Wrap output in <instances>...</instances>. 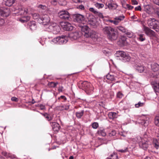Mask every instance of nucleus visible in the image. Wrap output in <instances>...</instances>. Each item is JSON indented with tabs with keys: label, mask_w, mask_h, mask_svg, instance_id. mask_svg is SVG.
Here are the masks:
<instances>
[{
	"label": "nucleus",
	"mask_w": 159,
	"mask_h": 159,
	"mask_svg": "<svg viewBox=\"0 0 159 159\" xmlns=\"http://www.w3.org/2000/svg\"><path fill=\"white\" fill-rule=\"evenodd\" d=\"M153 144L154 145V147L157 149L159 148V143L157 139H154L153 140Z\"/></svg>",
	"instance_id": "nucleus-27"
},
{
	"label": "nucleus",
	"mask_w": 159,
	"mask_h": 159,
	"mask_svg": "<svg viewBox=\"0 0 159 159\" xmlns=\"http://www.w3.org/2000/svg\"><path fill=\"white\" fill-rule=\"evenodd\" d=\"M143 10L149 14H152L154 12V8L149 5L147 4L143 6Z\"/></svg>",
	"instance_id": "nucleus-10"
},
{
	"label": "nucleus",
	"mask_w": 159,
	"mask_h": 159,
	"mask_svg": "<svg viewBox=\"0 0 159 159\" xmlns=\"http://www.w3.org/2000/svg\"><path fill=\"white\" fill-rule=\"evenodd\" d=\"M84 16L81 14H77L74 16V21L78 23H82L84 20Z\"/></svg>",
	"instance_id": "nucleus-11"
},
{
	"label": "nucleus",
	"mask_w": 159,
	"mask_h": 159,
	"mask_svg": "<svg viewBox=\"0 0 159 159\" xmlns=\"http://www.w3.org/2000/svg\"><path fill=\"white\" fill-rule=\"evenodd\" d=\"M4 23V20L3 19L0 20V26H2Z\"/></svg>",
	"instance_id": "nucleus-53"
},
{
	"label": "nucleus",
	"mask_w": 159,
	"mask_h": 159,
	"mask_svg": "<svg viewBox=\"0 0 159 159\" xmlns=\"http://www.w3.org/2000/svg\"><path fill=\"white\" fill-rule=\"evenodd\" d=\"M125 33L128 36V37L129 38H131L133 36V33L129 31H128L127 30H126V32Z\"/></svg>",
	"instance_id": "nucleus-42"
},
{
	"label": "nucleus",
	"mask_w": 159,
	"mask_h": 159,
	"mask_svg": "<svg viewBox=\"0 0 159 159\" xmlns=\"http://www.w3.org/2000/svg\"><path fill=\"white\" fill-rule=\"evenodd\" d=\"M154 123L156 125L159 126V116H156L155 117Z\"/></svg>",
	"instance_id": "nucleus-39"
},
{
	"label": "nucleus",
	"mask_w": 159,
	"mask_h": 159,
	"mask_svg": "<svg viewBox=\"0 0 159 159\" xmlns=\"http://www.w3.org/2000/svg\"><path fill=\"white\" fill-rule=\"evenodd\" d=\"M117 28L122 33H125L126 32V30L124 27L122 26H117Z\"/></svg>",
	"instance_id": "nucleus-33"
},
{
	"label": "nucleus",
	"mask_w": 159,
	"mask_h": 159,
	"mask_svg": "<svg viewBox=\"0 0 159 159\" xmlns=\"http://www.w3.org/2000/svg\"><path fill=\"white\" fill-rule=\"evenodd\" d=\"M51 126L52 127L53 130L54 131H57L60 129V126L59 124L55 122H50Z\"/></svg>",
	"instance_id": "nucleus-15"
},
{
	"label": "nucleus",
	"mask_w": 159,
	"mask_h": 159,
	"mask_svg": "<svg viewBox=\"0 0 159 159\" xmlns=\"http://www.w3.org/2000/svg\"><path fill=\"white\" fill-rule=\"evenodd\" d=\"M99 125L97 122H94L92 124V126L93 128L96 129L98 127Z\"/></svg>",
	"instance_id": "nucleus-41"
},
{
	"label": "nucleus",
	"mask_w": 159,
	"mask_h": 159,
	"mask_svg": "<svg viewBox=\"0 0 159 159\" xmlns=\"http://www.w3.org/2000/svg\"><path fill=\"white\" fill-rule=\"evenodd\" d=\"M69 38L71 40H76L79 38L80 35L78 32H70L68 35Z\"/></svg>",
	"instance_id": "nucleus-12"
},
{
	"label": "nucleus",
	"mask_w": 159,
	"mask_h": 159,
	"mask_svg": "<svg viewBox=\"0 0 159 159\" xmlns=\"http://www.w3.org/2000/svg\"><path fill=\"white\" fill-rule=\"evenodd\" d=\"M151 69L154 72L159 71V65L154 63L151 65Z\"/></svg>",
	"instance_id": "nucleus-21"
},
{
	"label": "nucleus",
	"mask_w": 159,
	"mask_h": 159,
	"mask_svg": "<svg viewBox=\"0 0 159 159\" xmlns=\"http://www.w3.org/2000/svg\"><path fill=\"white\" fill-rule=\"evenodd\" d=\"M60 98H62V99H64V100L65 101H66V97L64 96H61L60 97V98H58L59 99H60Z\"/></svg>",
	"instance_id": "nucleus-59"
},
{
	"label": "nucleus",
	"mask_w": 159,
	"mask_h": 159,
	"mask_svg": "<svg viewBox=\"0 0 159 159\" xmlns=\"http://www.w3.org/2000/svg\"><path fill=\"white\" fill-rule=\"evenodd\" d=\"M38 7L42 9L43 10H45L46 9V7L45 5L40 4L38 5Z\"/></svg>",
	"instance_id": "nucleus-48"
},
{
	"label": "nucleus",
	"mask_w": 159,
	"mask_h": 159,
	"mask_svg": "<svg viewBox=\"0 0 159 159\" xmlns=\"http://www.w3.org/2000/svg\"><path fill=\"white\" fill-rule=\"evenodd\" d=\"M144 30L146 32V33L147 34L149 33H151L152 32H153L148 27L144 26Z\"/></svg>",
	"instance_id": "nucleus-35"
},
{
	"label": "nucleus",
	"mask_w": 159,
	"mask_h": 159,
	"mask_svg": "<svg viewBox=\"0 0 159 159\" xmlns=\"http://www.w3.org/2000/svg\"><path fill=\"white\" fill-rule=\"evenodd\" d=\"M46 118L48 120V121H50L52 120L53 118L50 115L48 114L47 116H46Z\"/></svg>",
	"instance_id": "nucleus-50"
},
{
	"label": "nucleus",
	"mask_w": 159,
	"mask_h": 159,
	"mask_svg": "<svg viewBox=\"0 0 159 159\" xmlns=\"http://www.w3.org/2000/svg\"><path fill=\"white\" fill-rule=\"evenodd\" d=\"M41 114L42 115H43L45 118L46 117V116H48V114H47V113H44V114H43V113H41Z\"/></svg>",
	"instance_id": "nucleus-62"
},
{
	"label": "nucleus",
	"mask_w": 159,
	"mask_h": 159,
	"mask_svg": "<svg viewBox=\"0 0 159 159\" xmlns=\"http://www.w3.org/2000/svg\"><path fill=\"white\" fill-rule=\"evenodd\" d=\"M107 22H109L110 23H113L115 25H117L116 21L114 19L113 20H107Z\"/></svg>",
	"instance_id": "nucleus-49"
},
{
	"label": "nucleus",
	"mask_w": 159,
	"mask_h": 159,
	"mask_svg": "<svg viewBox=\"0 0 159 159\" xmlns=\"http://www.w3.org/2000/svg\"><path fill=\"white\" fill-rule=\"evenodd\" d=\"M27 11L28 10L27 9L25 10L24 11V14H26L27 13Z\"/></svg>",
	"instance_id": "nucleus-63"
},
{
	"label": "nucleus",
	"mask_w": 159,
	"mask_h": 159,
	"mask_svg": "<svg viewBox=\"0 0 159 159\" xmlns=\"http://www.w3.org/2000/svg\"><path fill=\"white\" fill-rule=\"evenodd\" d=\"M5 5L8 7L11 6L15 2L16 0H3Z\"/></svg>",
	"instance_id": "nucleus-20"
},
{
	"label": "nucleus",
	"mask_w": 159,
	"mask_h": 159,
	"mask_svg": "<svg viewBox=\"0 0 159 159\" xmlns=\"http://www.w3.org/2000/svg\"><path fill=\"white\" fill-rule=\"evenodd\" d=\"M153 2L155 4L159 6V0H154Z\"/></svg>",
	"instance_id": "nucleus-58"
},
{
	"label": "nucleus",
	"mask_w": 159,
	"mask_h": 159,
	"mask_svg": "<svg viewBox=\"0 0 159 159\" xmlns=\"http://www.w3.org/2000/svg\"><path fill=\"white\" fill-rule=\"evenodd\" d=\"M144 103L140 102H139L138 103L135 105V106L136 108H138L140 107H142L143 106Z\"/></svg>",
	"instance_id": "nucleus-43"
},
{
	"label": "nucleus",
	"mask_w": 159,
	"mask_h": 159,
	"mask_svg": "<svg viewBox=\"0 0 159 159\" xmlns=\"http://www.w3.org/2000/svg\"><path fill=\"white\" fill-rule=\"evenodd\" d=\"M10 12L8 9H0V16L3 17L8 16L10 14Z\"/></svg>",
	"instance_id": "nucleus-14"
},
{
	"label": "nucleus",
	"mask_w": 159,
	"mask_h": 159,
	"mask_svg": "<svg viewBox=\"0 0 159 159\" xmlns=\"http://www.w3.org/2000/svg\"><path fill=\"white\" fill-rule=\"evenodd\" d=\"M95 6L98 8L100 9L103 7L104 5L103 4L97 2L95 4Z\"/></svg>",
	"instance_id": "nucleus-38"
},
{
	"label": "nucleus",
	"mask_w": 159,
	"mask_h": 159,
	"mask_svg": "<svg viewBox=\"0 0 159 159\" xmlns=\"http://www.w3.org/2000/svg\"><path fill=\"white\" fill-rule=\"evenodd\" d=\"M59 107L60 110H68L69 108V105H64L60 106Z\"/></svg>",
	"instance_id": "nucleus-30"
},
{
	"label": "nucleus",
	"mask_w": 159,
	"mask_h": 159,
	"mask_svg": "<svg viewBox=\"0 0 159 159\" xmlns=\"http://www.w3.org/2000/svg\"><path fill=\"white\" fill-rule=\"evenodd\" d=\"M107 6L110 9H115L117 7L116 5L114 3H108Z\"/></svg>",
	"instance_id": "nucleus-29"
},
{
	"label": "nucleus",
	"mask_w": 159,
	"mask_h": 159,
	"mask_svg": "<svg viewBox=\"0 0 159 159\" xmlns=\"http://www.w3.org/2000/svg\"><path fill=\"white\" fill-rule=\"evenodd\" d=\"M107 159H118V156L116 153L114 152L110 154Z\"/></svg>",
	"instance_id": "nucleus-25"
},
{
	"label": "nucleus",
	"mask_w": 159,
	"mask_h": 159,
	"mask_svg": "<svg viewBox=\"0 0 159 159\" xmlns=\"http://www.w3.org/2000/svg\"><path fill=\"white\" fill-rule=\"evenodd\" d=\"M68 41L67 37L64 35H62L61 36L57 37L54 38L52 41L54 43H58L60 44H65L67 43Z\"/></svg>",
	"instance_id": "nucleus-4"
},
{
	"label": "nucleus",
	"mask_w": 159,
	"mask_h": 159,
	"mask_svg": "<svg viewBox=\"0 0 159 159\" xmlns=\"http://www.w3.org/2000/svg\"><path fill=\"white\" fill-rule=\"evenodd\" d=\"M123 96V95L122 93L120 92H119L117 94V97L119 98H122Z\"/></svg>",
	"instance_id": "nucleus-51"
},
{
	"label": "nucleus",
	"mask_w": 159,
	"mask_h": 159,
	"mask_svg": "<svg viewBox=\"0 0 159 159\" xmlns=\"http://www.w3.org/2000/svg\"><path fill=\"white\" fill-rule=\"evenodd\" d=\"M138 39L141 41H144L145 39L144 34H139Z\"/></svg>",
	"instance_id": "nucleus-37"
},
{
	"label": "nucleus",
	"mask_w": 159,
	"mask_h": 159,
	"mask_svg": "<svg viewBox=\"0 0 159 159\" xmlns=\"http://www.w3.org/2000/svg\"><path fill=\"white\" fill-rule=\"evenodd\" d=\"M122 6H123V7H124V8H127L129 10H131L134 8V7L133 6L130 5L128 4H127L126 5V7H124L123 5H122Z\"/></svg>",
	"instance_id": "nucleus-45"
},
{
	"label": "nucleus",
	"mask_w": 159,
	"mask_h": 159,
	"mask_svg": "<svg viewBox=\"0 0 159 159\" xmlns=\"http://www.w3.org/2000/svg\"><path fill=\"white\" fill-rule=\"evenodd\" d=\"M117 151L119 152H121L122 153H124V152H127V148H125L124 149H122L118 150Z\"/></svg>",
	"instance_id": "nucleus-47"
},
{
	"label": "nucleus",
	"mask_w": 159,
	"mask_h": 159,
	"mask_svg": "<svg viewBox=\"0 0 159 159\" xmlns=\"http://www.w3.org/2000/svg\"><path fill=\"white\" fill-rule=\"evenodd\" d=\"M40 109L41 110H43L45 109V106L43 105H40Z\"/></svg>",
	"instance_id": "nucleus-60"
},
{
	"label": "nucleus",
	"mask_w": 159,
	"mask_h": 159,
	"mask_svg": "<svg viewBox=\"0 0 159 159\" xmlns=\"http://www.w3.org/2000/svg\"><path fill=\"white\" fill-rule=\"evenodd\" d=\"M90 29L87 25H84L82 27V30L84 32V36L86 37H89V31Z\"/></svg>",
	"instance_id": "nucleus-13"
},
{
	"label": "nucleus",
	"mask_w": 159,
	"mask_h": 159,
	"mask_svg": "<svg viewBox=\"0 0 159 159\" xmlns=\"http://www.w3.org/2000/svg\"><path fill=\"white\" fill-rule=\"evenodd\" d=\"M132 2L133 4L137 5L138 4V2L136 0H132Z\"/></svg>",
	"instance_id": "nucleus-57"
},
{
	"label": "nucleus",
	"mask_w": 159,
	"mask_h": 159,
	"mask_svg": "<svg viewBox=\"0 0 159 159\" xmlns=\"http://www.w3.org/2000/svg\"><path fill=\"white\" fill-rule=\"evenodd\" d=\"M11 100L13 101L17 102L18 101V99L16 97H14L11 98Z\"/></svg>",
	"instance_id": "nucleus-54"
},
{
	"label": "nucleus",
	"mask_w": 159,
	"mask_h": 159,
	"mask_svg": "<svg viewBox=\"0 0 159 159\" xmlns=\"http://www.w3.org/2000/svg\"><path fill=\"white\" fill-rule=\"evenodd\" d=\"M89 11L93 12L95 15L97 13V11L95 10V9L93 7L90 8L89 9Z\"/></svg>",
	"instance_id": "nucleus-44"
},
{
	"label": "nucleus",
	"mask_w": 159,
	"mask_h": 159,
	"mask_svg": "<svg viewBox=\"0 0 159 159\" xmlns=\"http://www.w3.org/2000/svg\"><path fill=\"white\" fill-rule=\"evenodd\" d=\"M106 77L107 79L111 81H113L115 80L113 75H111L110 74H108L107 75Z\"/></svg>",
	"instance_id": "nucleus-34"
},
{
	"label": "nucleus",
	"mask_w": 159,
	"mask_h": 159,
	"mask_svg": "<svg viewBox=\"0 0 159 159\" xmlns=\"http://www.w3.org/2000/svg\"><path fill=\"white\" fill-rule=\"evenodd\" d=\"M147 24L151 28L157 31L158 29V27L159 25V22L153 18H149L147 20Z\"/></svg>",
	"instance_id": "nucleus-3"
},
{
	"label": "nucleus",
	"mask_w": 159,
	"mask_h": 159,
	"mask_svg": "<svg viewBox=\"0 0 159 159\" xmlns=\"http://www.w3.org/2000/svg\"><path fill=\"white\" fill-rule=\"evenodd\" d=\"M60 25L63 29L65 30L71 31L73 28L71 24L67 22H61Z\"/></svg>",
	"instance_id": "nucleus-8"
},
{
	"label": "nucleus",
	"mask_w": 159,
	"mask_h": 159,
	"mask_svg": "<svg viewBox=\"0 0 159 159\" xmlns=\"http://www.w3.org/2000/svg\"><path fill=\"white\" fill-rule=\"evenodd\" d=\"M148 118H146V120H145L143 118L142 119V120L140 122H139L140 124L144 126H147L149 124Z\"/></svg>",
	"instance_id": "nucleus-23"
},
{
	"label": "nucleus",
	"mask_w": 159,
	"mask_h": 159,
	"mask_svg": "<svg viewBox=\"0 0 159 159\" xmlns=\"http://www.w3.org/2000/svg\"><path fill=\"white\" fill-rule=\"evenodd\" d=\"M79 88L84 90L88 94H90L93 92L94 87L92 85L87 81H80L79 83Z\"/></svg>",
	"instance_id": "nucleus-2"
},
{
	"label": "nucleus",
	"mask_w": 159,
	"mask_h": 159,
	"mask_svg": "<svg viewBox=\"0 0 159 159\" xmlns=\"http://www.w3.org/2000/svg\"><path fill=\"white\" fill-rule=\"evenodd\" d=\"M2 155L6 157H11V154L7 153L5 151H3L2 152Z\"/></svg>",
	"instance_id": "nucleus-36"
},
{
	"label": "nucleus",
	"mask_w": 159,
	"mask_h": 159,
	"mask_svg": "<svg viewBox=\"0 0 159 159\" xmlns=\"http://www.w3.org/2000/svg\"><path fill=\"white\" fill-rule=\"evenodd\" d=\"M116 134V131L115 130H112L111 132L108 133V135L109 136L111 137L115 135Z\"/></svg>",
	"instance_id": "nucleus-40"
},
{
	"label": "nucleus",
	"mask_w": 159,
	"mask_h": 159,
	"mask_svg": "<svg viewBox=\"0 0 159 159\" xmlns=\"http://www.w3.org/2000/svg\"><path fill=\"white\" fill-rule=\"evenodd\" d=\"M102 31L105 34L107 35L108 38L111 41L116 40L118 37V34L116 30L110 26L103 27Z\"/></svg>",
	"instance_id": "nucleus-1"
},
{
	"label": "nucleus",
	"mask_w": 159,
	"mask_h": 159,
	"mask_svg": "<svg viewBox=\"0 0 159 159\" xmlns=\"http://www.w3.org/2000/svg\"><path fill=\"white\" fill-rule=\"evenodd\" d=\"M125 16L123 14L120 16H115L114 18V19L116 21V25H118L119 23L123 21L125 18Z\"/></svg>",
	"instance_id": "nucleus-16"
},
{
	"label": "nucleus",
	"mask_w": 159,
	"mask_h": 159,
	"mask_svg": "<svg viewBox=\"0 0 159 159\" xmlns=\"http://www.w3.org/2000/svg\"><path fill=\"white\" fill-rule=\"evenodd\" d=\"M108 116L110 119H113L117 117V114L114 112H110L108 114Z\"/></svg>",
	"instance_id": "nucleus-24"
},
{
	"label": "nucleus",
	"mask_w": 159,
	"mask_h": 159,
	"mask_svg": "<svg viewBox=\"0 0 159 159\" xmlns=\"http://www.w3.org/2000/svg\"><path fill=\"white\" fill-rule=\"evenodd\" d=\"M96 15L98 16L99 17L101 18H103V16L102 14L100 12L97 11V13H96V14H95Z\"/></svg>",
	"instance_id": "nucleus-46"
},
{
	"label": "nucleus",
	"mask_w": 159,
	"mask_h": 159,
	"mask_svg": "<svg viewBox=\"0 0 159 159\" xmlns=\"http://www.w3.org/2000/svg\"><path fill=\"white\" fill-rule=\"evenodd\" d=\"M84 111L83 110H81L80 111L77 112L76 113V116L78 118H80L83 116Z\"/></svg>",
	"instance_id": "nucleus-28"
},
{
	"label": "nucleus",
	"mask_w": 159,
	"mask_h": 159,
	"mask_svg": "<svg viewBox=\"0 0 159 159\" xmlns=\"http://www.w3.org/2000/svg\"><path fill=\"white\" fill-rule=\"evenodd\" d=\"M51 3L52 5H55L57 4V0H53L51 2Z\"/></svg>",
	"instance_id": "nucleus-55"
},
{
	"label": "nucleus",
	"mask_w": 159,
	"mask_h": 159,
	"mask_svg": "<svg viewBox=\"0 0 159 159\" xmlns=\"http://www.w3.org/2000/svg\"><path fill=\"white\" fill-rule=\"evenodd\" d=\"M63 87L62 86H61L59 87L58 90L59 92H61L63 91Z\"/></svg>",
	"instance_id": "nucleus-52"
},
{
	"label": "nucleus",
	"mask_w": 159,
	"mask_h": 159,
	"mask_svg": "<svg viewBox=\"0 0 159 159\" xmlns=\"http://www.w3.org/2000/svg\"><path fill=\"white\" fill-rule=\"evenodd\" d=\"M156 12L158 16V17H159V9H157V11H156Z\"/></svg>",
	"instance_id": "nucleus-64"
},
{
	"label": "nucleus",
	"mask_w": 159,
	"mask_h": 159,
	"mask_svg": "<svg viewBox=\"0 0 159 159\" xmlns=\"http://www.w3.org/2000/svg\"><path fill=\"white\" fill-rule=\"evenodd\" d=\"M139 145L144 150H146L148 147V144L147 142L140 143Z\"/></svg>",
	"instance_id": "nucleus-22"
},
{
	"label": "nucleus",
	"mask_w": 159,
	"mask_h": 159,
	"mask_svg": "<svg viewBox=\"0 0 159 159\" xmlns=\"http://www.w3.org/2000/svg\"><path fill=\"white\" fill-rule=\"evenodd\" d=\"M79 8L81 9H84V7L83 5H81L79 6Z\"/></svg>",
	"instance_id": "nucleus-61"
},
{
	"label": "nucleus",
	"mask_w": 159,
	"mask_h": 159,
	"mask_svg": "<svg viewBox=\"0 0 159 159\" xmlns=\"http://www.w3.org/2000/svg\"><path fill=\"white\" fill-rule=\"evenodd\" d=\"M50 21V18L47 14L41 15L38 19V21L44 25H47L49 24Z\"/></svg>",
	"instance_id": "nucleus-5"
},
{
	"label": "nucleus",
	"mask_w": 159,
	"mask_h": 159,
	"mask_svg": "<svg viewBox=\"0 0 159 159\" xmlns=\"http://www.w3.org/2000/svg\"><path fill=\"white\" fill-rule=\"evenodd\" d=\"M98 134L102 136H105L106 135V134L104 129H100L97 132Z\"/></svg>",
	"instance_id": "nucleus-26"
},
{
	"label": "nucleus",
	"mask_w": 159,
	"mask_h": 159,
	"mask_svg": "<svg viewBox=\"0 0 159 159\" xmlns=\"http://www.w3.org/2000/svg\"><path fill=\"white\" fill-rule=\"evenodd\" d=\"M48 28L52 31L53 33L54 34H57L60 32L61 30L60 28L58 25L54 24L50 25Z\"/></svg>",
	"instance_id": "nucleus-9"
},
{
	"label": "nucleus",
	"mask_w": 159,
	"mask_h": 159,
	"mask_svg": "<svg viewBox=\"0 0 159 159\" xmlns=\"http://www.w3.org/2000/svg\"><path fill=\"white\" fill-rule=\"evenodd\" d=\"M89 37L94 40L97 39L98 37V34L95 31L92 30L89 32Z\"/></svg>",
	"instance_id": "nucleus-17"
},
{
	"label": "nucleus",
	"mask_w": 159,
	"mask_h": 159,
	"mask_svg": "<svg viewBox=\"0 0 159 159\" xmlns=\"http://www.w3.org/2000/svg\"><path fill=\"white\" fill-rule=\"evenodd\" d=\"M135 67L136 69L139 73L143 72L145 69V67L140 64H136Z\"/></svg>",
	"instance_id": "nucleus-19"
},
{
	"label": "nucleus",
	"mask_w": 159,
	"mask_h": 159,
	"mask_svg": "<svg viewBox=\"0 0 159 159\" xmlns=\"http://www.w3.org/2000/svg\"><path fill=\"white\" fill-rule=\"evenodd\" d=\"M116 55L117 57H120L123 61L125 62L128 61L130 60L129 56L123 51H117Z\"/></svg>",
	"instance_id": "nucleus-6"
},
{
	"label": "nucleus",
	"mask_w": 159,
	"mask_h": 159,
	"mask_svg": "<svg viewBox=\"0 0 159 159\" xmlns=\"http://www.w3.org/2000/svg\"><path fill=\"white\" fill-rule=\"evenodd\" d=\"M58 16L61 19L68 20L70 17L69 13L66 10L60 11L58 13Z\"/></svg>",
	"instance_id": "nucleus-7"
},
{
	"label": "nucleus",
	"mask_w": 159,
	"mask_h": 159,
	"mask_svg": "<svg viewBox=\"0 0 159 159\" xmlns=\"http://www.w3.org/2000/svg\"><path fill=\"white\" fill-rule=\"evenodd\" d=\"M30 19V17L29 16H26L24 17L22 19H21L20 20L22 23H24L27 22Z\"/></svg>",
	"instance_id": "nucleus-31"
},
{
	"label": "nucleus",
	"mask_w": 159,
	"mask_h": 159,
	"mask_svg": "<svg viewBox=\"0 0 159 159\" xmlns=\"http://www.w3.org/2000/svg\"><path fill=\"white\" fill-rule=\"evenodd\" d=\"M28 25L30 29L32 30H35L37 28V25L36 22L33 21H31L28 22Z\"/></svg>",
	"instance_id": "nucleus-18"
},
{
	"label": "nucleus",
	"mask_w": 159,
	"mask_h": 159,
	"mask_svg": "<svg viewBox=\"0 0 159 159\" xmlns=\"http://www.w3.org/2000/svg\"><path fill=\"white\" fill-rule=\"evenodd\" d=\"M58 84V82H51L48 83V85L50 87L55 88Z\"/></svg>",
	"instance_id": "nucleus-32"
},
{
	"label": "nucleus",
	"mask_w": 159,
	"mask_h": 159,
	"mask_svg": "<svg viewBox=\"0 0 159 159\" xmlns=\"http://www.w3.org/2000/svg\"><path fill=\"white\" fill-rule=\"evenodd\" d=\"M135 9L136 11H140L141 9V7L140 6H139L138 7H135Z\"/></svg>",
	"instance_id": "nucleus-56"
}]
</instances>
